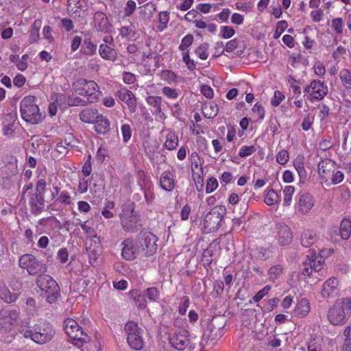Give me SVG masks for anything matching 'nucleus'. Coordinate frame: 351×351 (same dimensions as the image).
Returning <instances> with one entry per match:
<instances>
[{
    "mask_svg": "<svg viewBox=\"0 0 351 351\" xmlns=\"http://www.w3.org/2000/svg\"><path fill=\"white\" fill-rule=\"evenodd\" d=\"M20 333L25 338H29L36 343L43 345L53 339L56 330L51 323L43 321L35 324L32 329H21Z\"/></svg>",
    "mask_w": 351,
    "mask_h": 351,
    "instance_id": "f257e3e1",
    "label": "nucleus"
},
{
    "mask_svg": "<svg viewBox=\"0 0 351 351\" xmlns=\"http://www.w3.org/2000/svg\"><path fill=\"white\" fill-rule=\"evenodd\" d=\"M351 315V299L343 298L337 300L327 313V318L332 325L345 324Z\"/></svg>",
    "mask_w": 351,
    "mask_h": 351,
    "instance_id": "f03ea898",
    "label": "nucleus"
},
{
    "mask_svg": "<svg viewBox=\"0 0 351 351\" xmlns=\"http://www.w3.org/2000/svg\"><path fill=\"white\" fill-rule=\"evenodd\" d=\"M72 87L75 93L86 97L90 104L97 103L102 95L98 84L93 80L80 78L73 83Z\"/></svg>",
    "mask_w": 351,
    "mask_h": 351,
    "instance_id": "7ed1b4c3",
    "label": "nucleus"
},
{
    "mask_svg": "<svg viewBox=\"0 0 351 351\" xmlns=\"http://www.w3.org/2000/svg\"><path fill=\"white\" fill-rule=\"evenodd\" d=\"M37 98L33 95L25 97L20 103L21 118L26 122L37 124L43 119L42 113L36 104Z\"/></svg>",
    "mask_w": 351,
    "mask_h": 351,
    "instance_id": "20e7f679",
    "label": "nucleus"
},
{
    "mask_svg": "<svg viewBox=\"0 0 351 351\" xmlns=\"http://www.w3.org/2000/svg\"><path fill=\"white\" fill-rule=\"evenodd\" d=\"M324 262V261L322 256H314L303 263L301 271L306 284L315 285L319 282L318 279L319 272L323 267Z\"/></svg>",
    "mask_w": 351,
    "mask_h": 351,
    "instance_id": "39448f33",
    "label": "nucleus"
},
{
    "mask_svg": "<svg viewBox=\"0 0 351 351\" xmlns=\"http://www.w3.org/2000/svg\"><path fill=\"white\" fill-rule=\"evenodd\" d=\"M47 190L46 178H40L36 183L35 193H30L29 196V204L32 214L37 215L40 214L45 205V194Z\"/></svg>",
    "mask_w": 351,
    "mask_h": 351,
    "instance_id": "423d86ee",
    "label": "nucleus"
},
{
    "mask_svg": "<svg viewBox=\"0 0 351 351\" xmlns=\"http://www.w3.org/2000/svg\"><path fill=\"white\" fill-rule=\"evenodd\" d=\"M134 204H129L122 206L121 213L119 217L122 228L124 231L130 233H134L139 229L140 219L138 216L134 214Z\"/></svg>",
    "mask_w": 351,
    "mask_h": 351,
    "instance_id": "0eeeda50",
    "label": "nucleus"
},
{
    "mask_svg": "<svg viewBox=\"0 0 351 351\" xmlns=\"http://www.w3.org/2000/svg\"><path fill=\"white\" fill-rule=\"evenodd\" d=\"M226 211V206L219 205L212 208L206 215L204 219V229L206 233L215 232L219 230Z\"/></svg>",
    "mask_w": 351,
    "mask_h": 351,
    "instance_id": "6e6552de",
    "label": "nucleus"
},
{
    "mask_svg": "<svg viewBox=\"0 0 351 351\" xmlns=\"http://www.w3.org/2000/svg\"><path fill=\"white\" fill-rule=\"evenodd\" d=\"M64 330L66 335L73 340V343L78 347L89 341V337L84 332L77 322L69 318L64 322Z\"/></svg>",
    "mask_w": 351,
    "mask_h": 351,
    "instance_id": "1a4fd4ad",
    "label": "nucleus"
},
{
    "mask_svg": "<svg viewBox=\"0 0 351 351\" xmlns=\"http://www.w3.org/2000/svg\"><path fill=\"white\" fill-rule=\"evenodd\" d=\"M19 265L23 269H26L29 275L35 276L47 271L46 264L39 261L38 258L32 254L21 255L19 259Z\"/></svg>",
    "mask_w": 351,
    "mask_h": 351,
    "instance_id": "9d476101",
    "label": "nucleus"
},
{
    "mask_svg": "<svg viewBox=\"0 0 351 351\" xmlns=\"http://www.w3.org/2000/svg\"><path fill=\"white\" fill-rule=\"evenodd\" d=\"M328 93V86L324 82L317 80L311 81L304 88V96L312 103L321 101Z\"/></svg>",
    "mask_w": 351,
    "mask_h": 351,
    "instance_id": "9b49d317",
    "label": "nucleus"
},
{
    "mask_svg": "<svg viewBox=\"0 0 351 351\" xmlns=\"http://www.w3.org/2000/svg\"><path fill=\"white\" fill-rule=\"evenodd\" d=\"M136 239L139 242L141 256L149 257L156 252L158 238L152 232L145 231L141 232Z\"/></svg>",
    "mask_w": 351,
    "mask_h": 351,
    "instance_id": "f8f14e48",
    "label": "nucleus"
},
{
    "mask_svg": "<svg viewBox=\"0 0 351 351\" xmlns=\"http://www.w3.org/2000/svg\"><path fill=\"white\" fill-rule=\"evenodd\" d=\"M121 257L124 260L133 261L138 256L142 257L137 239L126 238L121 242Z\"/></svg>",
    "mask_w": 351,
    "mask_h": 351,
    "instance_id": "ddd939ff",
    "label": "nucleus"
},
{
    "mask_svg": "<svg viewBox=\"0 0 351 351\" xmlns=\"http://www.w3.org/2000/svg\"><path fill=\"white\" fill-rule=\"evenodd\" d=\"M223 335V329L215 326L214 324H209L204 330L200 341L202 348L211 347L216 341Z\"/></svg>",
    "mask_w": 351,
    "mask_h": 351,
    "instance_id": "4468645a",
    "label": "nucleus"
},
{
    "mask_svg": "<svg viewBox=\"0 0 351 351\" xmlns=\"http://www.w3.org/2000/svg\"><path fill=\"white\" fill-rule=\"evenodd\" d=\"M318 174L322 183L330 186V178L336 170V163L331 159L322 160L317 165Z\"/></svg>",
    "mask_w": 351,
    "mask_h": 351,
    "instance_id": "2eb2a0df",
    "label": "nucleus"
},
{
    "mask_svg": "<svg viewBox=\"0 0 351 351\" xmlns=\"http://www.w3.org/2000/svg\"><path fill=\"white\" fill-rule=\"evenodd\" d=\"M274 237L278 243L282 246L289 245L291 243L293 235L290 228L284 223L276 224Z\"/></svg>",
    "mask_w": 351,
    "mask_h": 351,
    "instance_id": "dca6fc26",
    "label": "nucleus"
},
{
    "mask_svg": "<svg viewBox=\"0 0 351 351\" xmlns=\"http://www.w3.org/2000/svg\"><path fill=\"white\" fill-rule=\"evenodd\" d=\"M19 313L16 310L3 308L0 311V327L5 332L10 331L12 325L18 320Z\"/></svg>",
    "mask_w": 351,
    "mask_h": 351,
    "instance_id": "f3484780",
    "label": "nucleus"
},
{
    "mask_svg": "<svg viewBox=\"0 0 351 351\" xmlns=\"http://www.w3.org/2000/svg\"><path fill=\"white\" fill-rule=\"evenodd\" d=\"M159 186L166 192H172L176 187V176L173 171L165 170L162 172L158 181Z\"/></svg>",
    "mask_w": 351,
    "mask_h": 351,
    "instance_id": "a211bd4d",
    "label": "nucleus"
},
{
    "mask_svg": "<svg viewBox=\"0 0 351 351\" xmlns=\"http://www.w3.org/2000/svg\"><path fill=\"white\" fill-rule=\"evenodd\" d=\"M188 331L180 330L169 335V341L171 346L178 351H183L189 343Z\"/></svg>",
    "mask_w": 351,
    "mask_h": 351,
    "instance_id": "6ab92c4d",
    "label": "nucleus"
},
{
    "mask_svg": "<svg viewBox=\"0 0 351 351\" xmlns=\"http://www.w3.org/2000/svg\"><path fill=\"white\" fill-rule=\"evenodd\" d=\"M93 26L97 32L104 34L110 33L112 27L107 15L99 11L93 14Z\"/></svg>",
    "mask_w": 351,
    "mask_h": 351,
    "instance_id": "aec40b11",
    "label": "nucleus"
},
{
    "mask_svg": "<svg viewBox=\"0 0 351 351\" xmlns=\"http://www.w3.org/2000/svg\"><path fill=\"white\" fill-rule=\"evenodd\" d=\"M117 96L119 100L124 102L130 113H134L137 108V100L134 94L126 87L121 88L117 92Z\"/></svg>",
    "mask_w": 351,
    "mask_h": 351,
    "instance_id": "412c9836",
    "label": "nucleus"
},
{
    "mask_svg": "<svg viewBox=\"0 0 351 351\" xmlns=\"http://www.w3.org/2000/svg\"><path fill=\"white\" fill-rule=\"evenodd\" d=\"M315 205V199L312 194L308 192L302 193L298 201V211L302 214H308Z\"/></svg>",
    "mask_w": 351,
    "mask_h": 351,
    "instance_id": "4be33fe9",
    "label": "nucleus"
},
{
    "mask_svg": "<svg viewBox=\"0 0 351 351\" xmlns=\"http://www.w3.org/2000/svg\"><path fill=\"white\" fill-rule=\"evenodd\" d=\"M60 287H38L36 292L43 298H45L46 300L52 304L56 301L60 296Z\"/></svg>",
    "mask_w": 351,
    "mask_h": 351,
    "instance_id": "5701e85b",
    "label": "nucleus"
},
{
    "mask_svg": "<svg viewBox=\"0 0 351 351\" xmlns=\"http://www.w3.org/2000/svg\"><path fill=\"white\" fill-rule=\"evenodd\" d=\"M99 110L93 108L83 109L79 114L80 121L84 123L93 124L99 115Z\"/></svg>",
    "mask_w": 351,
    "mask_h": 351,
    "instance_id": "b1692460",
    "label": "nucleus"
},
{
    "mask_svg": "<svg viewBox=\"0 0 351 351\" xmlns=\"http://www.w3.org/2000/svg\"><path fill=\"white\" fill-rule=\"evenodd\" d=\"M94 124V129L97 134L105 135L110 132V123L107 117L102 114H99L98 119Z\"/></svg>",
    "mask_w": 351,
    "mask_h": 351,
    "instance_id": "393cba45",
    "label": "nucleus"
},
{
    "mask_svg": "<svg viewBox=\"0 0 351 351\" xmlns=\"http://www.w3.org/2000/svg\"><path fill=\"white\" fill-rule=\"evenodd\" d=\"M162 99L160 96H148L146 98L147 104L154 108L153 114L159 116L160 118L164 117L162 110Z\"/></svg>",
    "mask_w": 351,
    "mask_h": 351,
    "instance_id": "a878e982",
    "label": "nucleus"
},
{
    "mask_svg": "<svg viewBox=\"0 0 351 351\" xmlns=\"http://www.w3.org/2000/svg\"><path fill=\"white\" fill-rule=\"evenodd\" d=\"M99 53L103 59L112 62L115 61L117 58L116 50L106 44L99 45Z\"/></svg>",
    "mask_w": 351,
    "mask_h": 351,
    "instance_id": "bb28decb",
    "label": "nucleus"
},
{
    "mask_svg": "<svg viewBox=\"0 0 351 351\" xmlns=\"http://www.w3.org/2000/svg\"><path fill=\"white\" fill-rule=\"evenodd\" d=\"M317 239L316 234L310 230H305L301 234L300 243L304 247H308L313 245Z\"/></svg>",
    "mask_w": 351,
    "mask_h": 351,
    "instance_id": "cd10ccee",
    "label": "nucleus"
},
{
    "mask_svg": "<svg viewBox=\"0 0 351 351\" xmlns=\"http://www.w3.org/2000/svg\"><path fill=\"white\" fill-rule=\"evenodd\" d=\"M310 311V306L306 299H302L293 310V315L299 317H305Z\"/></svg>",
    "mask_w": 351,
    "mask_h": 351,
    "instance_id": "c85d7f7f",
    "label": "nucleus"
},
{
    "mask_svg": "<svg viewBox=\"0 0 351 351\" xmlns=\"http://www.w3.org/2000/svg\"><path fill=\"white\" fill-rule=\"evenodd\" d=\"M265 193L264 203L266 205L271 206L280 203V197L274 189L272 188L267 189Z\"/></svg>",
    "mask_w": 351,
    "mask_h": 351,
    "instance_id": "c756f323",
    "label": "nucleus"
},
{
    "mask_svg": "<svg viewBox=\"0 0 351 351\" xmlns=\"http://www.w3.org/2000/svg\"><path fill=\"white\" fill-rule=\"evenodd\" d=\"M41 26L42 21L40 19H36L34 21L29 32V41L30 43H35L38 40Z\"/></svg>",
    "mask_w": 351,
    "mask_h": 351,
    "instance_id": "7c9ffc66",
    "label": "nucleus"
},
{
    "mask_svg": "<svg viewBox=\"0 0 351 351\" xmlns=\"http://www.w3.org/2000/svg\"><path fill=\"white\" fill-rule=\"evenodd\" d=\"M124 330L127 334V337H132L136 335L143 334V330L134 321H128L125 325Z\"/></svg>",
    "mask_w": 351,
    "mask_h": 351,
    "instance_id": "2f4dec72",
    "label": "nucleus"
},
{
    "mask_svg": "<svg viewBox=\"0 0 351 351\" xmlns=\"http://www.w3.org/2000/svg\"><path fill=\"white\" fill-rule=\"evenodd\" d=\"M191 171L193 173V178L195 182L201 184L202 186L204 178H203V169L202 163L200 162H193L191 163Z\"/></svg>",
    "mask_w": 351,
    "mask_h": 351,
    "instance_id": "473e14b6",
    "label": "nucleus"
},
{
    "mask_svg": "<svg viewBox=\"0 0 351 351\" xmlns=\"http://www.w3.org/2000/svg\"><path fill=\"white\" fill-rule=\"evenodd\" d=\"M170 21V13L167 11H161L158 15V23L156 26L157 30L160 32L165 30L168 27Z\"/></svg>",
    "mask_w": 351,
    "mask_h": 351,
    "instance_id": "72a5a7b5",
    "label": "nucleus"
},
{
    "mask_svg": "<svg viewBox=\"0 0 351 351\" xmlns=\"http://www.w3.org/2000/svg\"><path fill=\"white\" fill-rule=\"evenodd\" d=\"M295 189L294 186L291 185L285 186L282 189V206L284 207H289L292 203L293 196Z\"/></svg>",
    "mask_w": 351,
    "mask_h": 351,
    "instance_id": "f704fd0d",
    "label": "nucleus"
},
{
    "mask_svg": "<svg viewBox=\"0 0 351 351\" xmlns=\"http://www.w3.org/2000/svg\"><path fill=\"white\" fill-rule=\"evenodd\" d=\"M339 77L342 86L351 92V70L346 68L341 69Z\"/></svg>",
    "mask_w": 351,
    "mask_h": 351,
    "instance_id": "c9c22d12",
    "label": "nucleus"
},
{
    "mask_svg": "<svg viewBox=\"0 0 351 351\" xmlns=\"http://www.w3.org/2000/svg\"><path fill=\"white\" fill-rule=\"evenodd\" d=\"M129 296L140 308H144L146 306L145 295L139 290L133 289L130 291Z\"/></svg>",
    "mask_w": 351,
    "mask_h": 351,
    "instance_id": "e433bc0d",
    "label": "nucleus"
},
{
    "mask_svg": "<svg viewBox=\"0 0 351 351\" xmlns=\"http://www.w3.org/2000/svg\"><path fill=\"white\" fill-rule=\"evenodd\" d=\"M340 237L343 240H348L351 234V220L343 219L340 224L339 228Z\"/></svg>",
    "mask_w": 351,
    "mask_h": 351,
    "instance_id": "4c0bfd02",
    "label": "nucleus"
},
{
    "mask_svg": "<svg viewBox=\"0 0 351 351\" xmlns=\"http://www.w3.org/2000/svg\"><path fill=\"white\" fill-rule=\"evenodd\" d=\"M127 341L130 347L135 350H141L144 347L143 335L127 337Z\"/></svg>",
    "mask_w": 351,
    "mask_h": 351,
    "instance_id": "58836bf2",
    "label": "nucleus"
},
{
    "mask_svg": "<svg viewBox=\"0 0 351 351\" xmlns=\"http://www.w3.org/2000/svg\"><path fill=\"white\" fill-rule=\"evenodd\" d=\"M304 158L303 156H298L293 160V166L298 171L300 178H306V171L304 167Z\"/></svg>",
    "mask_w": 351,
    "mask_h": 351,
    "instance_id": "ea45409f",
    "label": "nucleus"
},
{
    "mask_svg": "<svg viewBox=\"0 0 351 351\" xmlns=\"http://www.w3.org/2000/svg\"><path fill=\"white\" fill-rule=\"evenodd\" d=\"M237 271L234 275V280L237 281V284H244V280L248 276V266H242L239 268V265H237Z\"/></svg>",
    "mask_w": 351,
    "mask_h": 351,
    "instance_id": "a19ab883",
    "label": "nucleus"
},
{
    "mask_svg": "<svg viewBox=\"0 0 351 351\" xmlns=\"http://www.w3.org/2000/svg\"><path fill=\"white\" fill-rule=\"evenodd\" d=\"M178 145V137L173 132H169L166 135L165 147L168 150H173Z\"/></svg>",
    "mask_w": 351,
    "mask_h": 351,
    "instance_id": "79ce46f5",
    "label": "nucleus"
},
{
    "mask_svg": "<svg viewBox=\"0 0 351 351\" xmlns=\"http://www.w3.org/2000/svg\"><path fill=\"white\" fill-rule=\"evenodd\" d=\"M213 250L209 246L204 250L202 254V261L204 268L208 269L210 268V265L213 261Z\"/></svg>",
    "mask_w": 351,
    "mask_h": 351,
    "instance_id": "37998d69",
    "label": "nucleus"
},
{
    "mask_svg": "<svg viewBox=\"0 0 351 351\" xmlns=\"http://www.w3.org/2000/svg\"><path fill=\"white\" fill-rule=\"evenodd\" d=\"M97 45L94 44L90 38L85 39L82 48V51L84 55L93 56L96 53Z\"/></svg>",
    "mask_w": 351,
    "mask_h": 351,
    "instance_id": "c03bdc74",
    "label": "nucleus"
},
{
    "mask_svg": "<svg viewBox=\"0 0 351 351\" xmlns=\"http://www.w3.org/2000/svg\"><path fill=\"white\" fill-rule=\"evenodd\" d=\"M283 271V267L280 265H276L270 267L268 270V278L272 282L279 279Z\"/></svg>",
    "mask_w": 351,
    "mask_h": 351,
    "instance_id": "a18cd8bd",
    "label": "nucleus"
},
{
    "mask_svg": "<svg viewBox=\"0 0 351 351\" xmlns=\"http://www.w3.org/2000/svg\"><path fill=\"white\" fill-rule=\"evenodd\" d=\"M36 285H58L53 278L45 272L38 274Z\"/></svg>",
    "mask_w": 351,
    "mask_h": 351,
    "instance_id": "49530a36",
    "label": "nucleus"
},
{
    "mask_svg": "<svg viewBox=\"0 0 351 351\" xmlns=\"http://www.w3.org/2000/svg\"><path fill=\"white\" fill-rule=\"evenodd\" d=\"M161 93L169 99L176 100L179 97L180 90L170 86H164L161 89Z\"/></svg>",
    "mask_w": 351,
    "mask_h": 351,
    "instance_id": "de8ad7c7",
    "label": "nucleus"
},
{
    "mask_svg": "<svg viewBox=\"0 0 351 351\" xmlns=\"http://www.w3.org/2000/svg\"><path fill=\"white\" fill-rule=\"evenodd\" d=\"M197 19L194 24L198 29H206L209 33L214 34L217 31V25L215 23L206 24L202 18Z\"/></svg>",
    "mask_w": 351,
    "mask_h": 351,
    "instance_id": "09e8293b",
    "label": "nucleus"
},
{
    "mask_svg": "<svg viewBox=\"0 0 351 351\" xmlns=\"http://www.w3.org/2000/svg\"><path fill=\"white\" fill-rule=\"evenodd\" d=\"M208 50L209 45L207 43H203L197 47L195 50V53L199 58L205 60L208 57Z\"/></svg>",
    "mask_w": 351,
    "mask_h": 351,
    "instance_id": "8fccbe9b",
    "label": "nucleus"
},
{
    "mask_svg": "<svg viewBox=\"0 0 351 351\" xmlns=\"http://www.w3.org/2000/svg\"><path fill=\"white\" fill-rule=\"evenodd\" d=\"M160 77L168 84H175L178 80L177 74L171 70H162L160 72Z\"/></svg>",
    "mask_w": 351,
    "mask_h": 351,
    "instance_id": "3c124183",
    "label": "nucleus"
},
{
    "mask_svg": "<svg viewBox=\"0 0 351 351\" xmlns=\"http://www.w3.org/2000/svg\"><path fill=\"white\" fill-rule=\"evenodd\" d=\"M203 113L208 119L214 118L218 113V108L216 104H206L203 107Z\"/></svg>",
    "mask_w": 351,
    "mask_h": 351,
    "instance_id": "603ef678",
    "label": "nucleus"
},
{
    "mask_svg": "<svg viewBox=\"0 0 351 351\" xmlns=\"http://www.w3.org/2000/svg\"><path fill=\"white\" fill-rule=\"evenodd\" d=\"M343 335L345 337V339L342 351H351V322L349 326L345 328Z\"/></svg>",
    "mask_w": 351,
    "mask_h": 351,
    "instance_id": "864d4df0",
    "label": "nucleus"
},
{
    "mask_svg": "<svg viewBox=\"0 0 351 351\" xmlns=\"http://www.w3.org/2000/svg\"><path fill=\"white\" fill-rule=\"evenodd\" d=\"M115 206V203L113 201L108 200L105 202L103 210H101L102 216L106 219H111L114 217L113 210Z\"/></svg>",
    "mask_w": 351,
    "mask_h": 351,
    "instance_id": "5fc2aeb1",
    "label": "nucleus"
},
{
    "mask_svg": "<svg viewBox=\"0 0 351 351\" xmlns=\"http://www.w3.org/2000/svg\"><path fill=\"white\" fill-rule=\"evenodd\" d=\"M0 298L7 303H12L16 299V295L12 293L7 287H3L0 291Z\"/></svg>",
    "mask_w": 351,
    "mask_h": 351,
    "instance_id": "6e6d98bb",
    "label": "nucleus"
},
{
    "mask_svg": "<svg viewBox=\"0 0 351 351\" xmlns=\"http://www.w3.org/2000/svg\"><path fill=\"white\" fill-rule=\"evenodd\" d=\"M193 41H194V36L191 34H186L181 40V43L178 47L179 50L184 51V52L185 51H187L188 48L191 45H192Z\"/></svg>",
    "mask_w": 351,
    "mask_h": 351,
    "instance_id": "4d7b16f0",
    "label": "nucleus"
},
{
    "mask_svg": "<svg viewBox=\"0 0 351 351\" xmlns=\"http://www.w3.org/2000/svg\"><path fill=\"white\" fill-rule=\"evenodd\" d=\"M331 28L337 34H342L343 29V19L340 17L333 19L331 21Z\"/></svg>",
    "mask_w": 351,
    "mask_h": 351,
    "instance_id": "13d9d810",
    "label": "nucleus"
},
{
    "mask_svg": "<svg viewBox=\"0 0 351 351\" xmlns=\"http://www.w3.org/2000/svg\"><path fill=\"white\" fill-rule=\"evenodd\" d=\"M256 152V148L255 145H243L240 148L238 155L241 158H245L251 156Z\"/></svg>",
    "mask_w": 351,
    "mask_h": 351,
    "instance_id": "bf43d9fd",
    "label": "nucleus"
},
{
    "mask_svg": "<svg viewBox=\"0 0 351 351\" xmlns=\"http://www.w3.org/2000/svg\"><path fill=\"white\" fill-rule=\"evenodd\" d=\"M67 103L69 106H83L86 104L85 100L76 95H69L67 97Z\"/></svg>",
    "mask_w": 351,
    "mask_h": 351,
    "instance_id": "052dcab7",
    "label": "nucleus"
},
{
    "mask_svg": "<svg viewBox=\"0 0 351 351\" xmlns=\"http://www.w3.org/2000/svg\"><path fill=\"white\" fill-rule=\"evenodd\" d=\"M219 186L218 181L215 177H210L206 180V193H211L215 191Z\"/></svg>",
    "mask_w": 351,
    "mask_h": 351,
    "instance_id": "680f3d73",
    "label": "nucleus"
},
{
    "mask_svg": "<svg viewBox=\"0 0 351 351\" xmlns=\"http://www.w3.org/2000/svg\"><path fill=\"white\" fill-rule=\"evenodd\" d=\"M57 200L64 204V205H70L72 203V197L67 191H62L60 193Z\"/></svg>",
    "mask_w": 351,
    "mask_h": 351,
    "instance_id": "e2e57ef3",
    "label": "nucleus"
},
{
    "mask_svg": "<svg viewBox=\"0 0 351 351\" xmlns=\"http://www.w3.org/2000/svg\"><path fill=\"white\" fill-rule=\"evenodd\" d=\"M289 159V155L288 151L286 149H282L279 151L276 155V161L281 165H285Z\"/></svg>",
    "mask_w": 351,
    "mask_h": 351,
    "instance_id": "0e129e2a",
    "label": "nucleus"
},
{
    "mask_svg": "<svg viewBox=\"0 0 351 351\" xmlns=\"http://www.w3.org/2000/svg\"><path fill=\"white\" fill-rule=\"evenodd\" d=\"M344 175L343 173L339 170H335L332 173V176L330 178V185H336L339 184L343 180Z\"/></svg>",
    "mask_w": 351,
    "mask_h": 351,
    "instance_id": "69168bd1",
    "label": "nucleus"
},
{
    "mask_svg": "<svg viewBox=\"0 0 351 351\" xmlns=\"http://www.w3.org/2000/svg\"><path fill=\"white\" fill-rule=\"evenodd\" d=\"M288 23L286 21L282 20L277 23L275 32L274 34V38H278L282 33L287 28Z\"/></svg>",
    "mask_w": 351,
    "mask_h": 351,
    "instance_id": "338daca9",
    "label": "nucleus"
},
{
    "mask_svg": "<svg viewBox=\"0 0 351 351\" xmlns=\"http://www.w3.org/2000/svg\"><path fill=\"white\" fill-rule=\"evenodd\" d=\"M252 111L255 114L257 118L263 120L265 117V108L261 104L256 103L252 108Z\"/></svg>",
    "mask_w": 351,
    "mask_h": 351,
    "instance_id": "774afa93",
    "label": "nucleus"
}]
</instances>
